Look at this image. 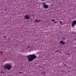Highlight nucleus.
Returning a JSON list of instances; mask_svg holds the SVG:
<instances>
[{"mask_svg": "<svg viewBox=\"0 0 76 76\" xmlns=\"http://www.w3.org/2000/svg\"><path fill=\"white\" fill-rule=\"evenodd\" d=\"M60 43L61 44H65V42H63L61 40L60 41Z\"/></svg>", "mask_w": 76, "mask_h": 76, "instance_id": "obj_6", "label": "nucleus"}, {"mask_svg": "<svg viewBox=\"0 0 76 76\" xmlns=\"http://www.w3.org/2000/svg\"><path fill=\"white\" fill-rule=\"evenodd\" d=\"M42 1H44V0H41Z\"/></svg>", "mask_w": 76, "mask_h": 76, "instance_id": "obj_15", "label": "nucleus"}, {"mask_svg": "<svg viewBox=\"0 0 76 76\" xmlns=\"http://www.w3.org/2000/svg\"><path fill=\"white\" fill-rule=\"evenodd\" d=\"M64 66H66V64H65Z\"/></svg>", "mask_w": 76, "mask_h": 76, "instance_id": "obj_13", "label": "nucleus"}, {"mask_svg": "<svg viewBox=\"0 0 76 76\" xmlns=\"http://www.w3.org/2000/svg\"><path fill=\"white\" fill-rule=\"evenodd\" d=\"M24 18L25 19H26L27 20H28L30 19V17L29 15H26L24 16Z\"/></svg>", "mask_w": 76, "mask_h": 76, "instance_id": "obj_4", "label": "nucleus"}, {"mask_svg": "<svg viewBox=\"0 0 76 76\" xmlns=\"http://www.w3.org/2000/svg\"><path fill=\"white\" fill-rule=\"evenodd\" d=\"M72 26L73 28H74V26L76 24V20H74L72 22Z\"/></svg>", "mask_w": 76, "mask_h": 76, "instance_id": "obj_5", "label": "nucleus"}, {"mask_svg": "<svg viewBox=\"0 0 76 76\" xmlns=\"http://www.w3.org/2000/svg\"><path fill=\"white\" fill-rule=\"evenodd\" d=\"M34 22H38V20H34Z\"/></svg>", "mask_w": 76, "mask_h": 76, "instance_id": "obj_9", "label": "nucleus"}, {"mask_svg": "<svg viewBox=\"0 0 76 76\" xmlns=\"http://www.w3.org/2000/svg\"><path fill=\"white\" fill-rule=\"evenodd\" d=\"M66 40V38L65 37H63L62 38V41H65V40Z\"/></svg>", "mask_w": 76, "mask_h": 76, "instance_id": "obj_7", "label": "nucleus"}, {"mask_svg": "<svg viewBox=\"0 0 76 76\" xmlns=\"http://www.w3.org/2000/svg\"><path fill=\"white\" fill-rule=\"evenodd\" d=\"M73 34H75V33H73Z\"/></svg>", "mask_w": 76, "mask_h": 76, "instance_id": "obj_17", "label": "nucleus"}, {"mask_svg": "<svg viewBox=\"0 0 76 76\" xmlns=\"http://www.w3.org/2000/svg\"><path fill=\"white\" fill-rule=\"evenodd\" d=\"M36 58H37V56H35L34 54L30 55L27 56V58H28V61H32V60Z\"/></svg>", "mask_w": 76, "mask_h": 76, "instance_id": "obj_1", "label": "nucleus"}, {"mask_svg": "<svg viewBox=\"0 0 76 76\" xmlns=\"http://www.w3.org/2000/svg\"><path fill=\"white\" fill-rule=\"evenodd\" d=\"M54 23H57V22L56 21H55V20Z\"/></svg>", "mask_w": 76, "mask_h": 76, "instance_id": "obj_12", "label": "nucleus"}, {"mask_svg": "<svg viewBox=\"0 0 76 76\" xmlns=\"http://www.w3.org/2000/svg\"><path fill=\"white\" fill-rule=\"evenodd\" d=\"M75 41H76V39H75Z\"/></svg>", "mask_w": 76, "mask_h": 76, "instance_id": "obj_18", "label": "nucleus"}, {"mask_svg": "<svg viewBox=\"0 0 76 76\" xmlns=\"http://www.w3.org/2000/svg\"><path fill=\"white\" fill-rule=\"evenodd\" d=\"M20 73H21H21H23V72H20Z\"/></svg>", "mask_w": 76, "mask_h": 76, "instance_id": "obj_16", "label": "nucleus"}, {"mask_svg": "<svg viewBox=\"0 0 76 76\" xmlns=\"http://www.w3.org/2000/svg\"><path fill=\"white\" fill-rule=\"evenodd\" d=\"M43 74H44V75H45V73H46V72H43Z\"/></svg>", "mask_w": 76, "mask_h": 76, "instance_id": "obj_11", "label": "nucleus"}, {"mask_svg": "<svg viewBox=\"0 0 76 76\" xmlns=\"http://www.w3.org/2000/svg\"><path fill=\"white\" fill-rule=\"evenodd\" d=\"M51 21L52 22H55V20H54V19H52Z\"/></svg>", "mask_w": 76, "mask_h": 76, "instance_id": "obj_8", "label": "nucleus"}, {"mask_svg": "<svg viewBox=\"0 0 76 76\" xmlns=\"http://www.w3.org/2000/svg\"><path fill=\"white\" fill-rule=\"evenodd\" d=\"M59 23H60V24L61 25V24H62V21H60V22H59Z\"/></svg>", "mask_w": 76, "mask_h": 76, "instance_id": "obj_10", "label": "nucleus"}, {"mask_svg": "<svg viewBox=\"0 0 76 76\" xmlns=\"http://www.w3.org/2000/svg\"><path fill=\"white\" fill-rule=\"evenodd\" d=\"M4 69H7V70H10L12 69V65L10 64H5L3 66Z\"/></svg>", "mask_w": 76, "mask_h": 76, "instance_id": "obj_2", "label": "nucleus"}, {"mask_svg": "<svg viewBox=\"0 0 76 76\" xmlns=\"http://www.w3.org/2000/svg\"><path fill=\"white\" fill-rule=\"evenodd\" d=\"M42 6L44 8V9H48V6L46 4L45 2H44L42 4Z\"/></svg>", "mask_w": 76, "mask_h": 76, "instance_id": "obj_3", "label": "nucleus"}, {"mask_svg": "<svg viewBox=\"0 0 76 76\" xmlns=\"http://www.w3.org/2000/svg\"><path fill=\"white\" fill-rule=\"evenodd\" d=\"M19 74H21V73L20 72H19Z\"/></svg>", "mask_w": 76, "mask_h": 76, "instance_id": "obj_14", "label": "nucleus"}]
</instances>
